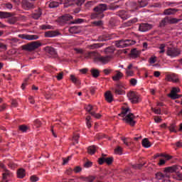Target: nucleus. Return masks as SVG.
I'll list each match as a JSON object with an SVG mask.
<instances>
[{
  "instance_id": "1",
  "label": "nucleus",
  "mask_w": 182,
  "mask_h": 182,
  "mask_svg": "<svg viewBox=\"0 0 182 182\" xmlns=\"http://www.w3.org/2000/svg\"><path fill=\"white\" fill-rule=\"evenodd\" d=\"M122 112L118 114V116H122L124 117L122 120L125 122L127 124H129V126H132V127H134L136 124V121H134V119H136V116L134 114L130 112V108H124V107H122ZM127 114V115H126ZM124 116H126L124 117Z\"/></svg>"
},
{
  "instance_id": "2",
  "label": "nucleus",
  "mask_w": 182,
  "mask_h": 182,
  "mask_svg": "<svg viewBox=\"0 0 182 182\" xmlns=\"http://www.w3.org/2000/svg\"><path fill=\"white\" fill-rule=\"evenodd\" d=\"M94 12L91 14V19H102L105 18L103 12L107 11V4H100L93 9Z\"/></svg>"
},
{
  "instance_id": "3",
  "label": "nucleus",
  "mask_w": 182,
  "mask_h": 182,
  "mask_svg": "<svg viewBox=\"0 0 182 182\" xmlns=\"http://www.w3.org/2000/svg\"><path fill=\"white\" fill-rule=\"evenodd\" d=\"M42 46V43L40 41H33L31 43H27L21 46L22 50H26V52H32L36 50L38 48Z\"/></svg>"
},
{
  "instance_id": "4",
  "label": "nucleus",
  "mask_w": 182,
  "mask_h": 182,
  "mask_svg": "<svg viewBox=\"0 0 182 182\" xmlns=\"http://www.w3.org/2000/svg\"><path fill=\"white\" fill-rule=\"evenodd\" d=\"M166 55L171 58H176L181 55V50L177 48L168 47L166 50Z\"/></svg>"
},
{
  "instance_id": "5",
  "label": "nucleus",
  "mask_w": 182,
  "mask_h": 182,
  "mask_svg": "<svg viewBox=\"0 0 182 182\" xmlns=\"http://www.w3.org/2000/svg\"><path fill=\"white\" fill-rule=\"evenodd\" d=\"M127 97L133 104H136L139 102V95H136L134 91H129V93H127Z\"/></svg>"
},
{
  "instance_id": "6",
  "label": "nucleus",
  "mask_w": 182,
  "mask_h": 182,
  "mask_svg": "<svg viewBox=\"0 0 182 182\" xmlns=\"http://www.w3.org/2000/svg\"><path fill=\"white\" fill-rule=\"evenodd\" d=\"M18 38L26 39V41H36V39H39V36L37 35L20 34L18 35Z\"/></svg>"
},
{
  "instance_id": "7",
  "label": "nucleus",
  "mask_w": 182,
  "mask_h": 182,
  "mask_svg": "<svg viewBox=\"0 0 182 182\" xmlns=\"http://www.w3.org/2000/svg\"><path fill=\"white\" fill-rule=\"evenodd\" d=\"M21 4L24 9H33L35 8V4H33V3H31L28 0H23Z\"/></svg>"
},
{
  "instance_id": "8",
  "label": "nucleus",
  "mask_w": 182,
  "mask_h": 182,
  "mask_svg": "<svg viewBox=\"0 0 182 182\" xmlns=\"http://www.w3.org/2000/svg\"><path fill=\"white\" fill-rule=\"evenodd\" d=\"M150 29H153V25L149 23H141L139 26V31L141 32H147V31H150Z\"/></svg>"
},
{
  "instance_id": "9",
  "label": "nucleus",
  "mask_w": 182,
  "mask_h": 182,
  "mask_svg": "<svg viewBox=\"0 0 182 182\" xmlns=\"http://www.w3.org/2000/svg\"><path fill=\"white\" fill-rule=\"evenodd\" d=\"M178 170V166L173 165L172 166L166 167L164 169V173H169V174H171L173 173H176Z\"/></svg>"
},
{
  "instance_id": "10",
  "label": "nucleus",
  "mask_w": 182,
  "mask_h": 182,
  "mask_svg": "<svg viewBox=\"0 0 182 182\" xmlns=\"http://www.w3.org/2000/svg\"><path fill=\"white\" fill-rule=\"evenodd\" d=\"M44 50L46 52V53H48L49 55L53 56V58H56V56H58L56 50H55V48H53L52 47L47 46V47L44 48Z\"/></svg>"
},
{
  "instance_id": "11",
  "label": "nucleus",
  "mask_w": 182,
  "mask_h": 182,
  "mask_svg": "<svg viewBox=\"0 0 182 182\" xmlns=\"http://www.w3.org/2000/svg\"><path fill=\"white\" fill-rule=\"evenodd\" d=\"M58 35H60V33H59V31H50L45 33V38H53L55 36H58Z\"/></svg>"
},
{
  "instance_id": "12",
  "label": "nucleus",
  "mask_w": 182,
  "mask_h": 182,
  "mask_svg": "<svg viewBox=\"0 0 182 182\" xmlns=\"http://www.w3.org/2000/svg\"><path fill=\"white\" fill-rule=\"evenodd\" d=\"M70 19H73V16L70 14H65L63 16L58 18L59 22H68V21H70Z\"/></svg>"
},
{
  "instance_id": "13",
  "label": "nucleus",
  "mask_w": 182,
  "mask_h": 182,
  "mask_svg": "<svg viewBox=\"0 0 182 182\" xmlns=\"http://www.w3.org/2000/svg\"><path fill=\"white\" fill-rule=\"evenodd\" d=\"M141 53V52L137 50V48H133L132 50H131V58H132L133 59H136V58H139V56H140Z\"/></svg>"
},
{
  "instance_id": "14",
  "label": "nucleus",
  "mask_w": 182,
  "mask_h": 182,
  "mask_svg": "<svg viewBox=\"0 0 182 182\" xmlns=\"http://www.w3.org/2000/svg\"><path fill=\"white\" fill-rule=\"evenodd\" d=\"M105 97L106 102H107L108 103H112L113 102V95H112V92L107 91L105 93Z\"/></svg>"
},
{
  "instance_id": "15",
  "label": "nucleus",
  "mask_w": 182,
  "mask_h": 182,
  "mask_svg": "<svg viewBox=\"0 0 182 182\" xmlns=\"http://www.w3.org/2000/svg\"><path fill=\"white\" fill-rule=\"evenodd\" d=\"M97 149H99V147H97L96 145H92L88 146L87 148L88 154H90L91 156H92V154H95V153L97 151Z\"/></svg>"
},
{
  "instance_id": "16",
  "label": "nucleus",
  "mask_w": 182,
  "mask_h": 182,
  "mask_svg": "<svg viewBox=\"0 0 182 182\" xmlns=\"http://www.w3.org/2000/svg\"><path fill=\"white\" fill-rule=\"evenodd\" d=\"M96 179V176H90L87 177L84 176H80V180H82V181H86V182H93Z\"/></svg>"
},
{
  "instance_id": "17",
  "label": "nucleus",
  "mask_w": 182,
  "mask_h": 182,
  "mask_svg": "<svg viewBox=\"0 0 182 182\" xmlns=\"http://www.w3.org/2000/svg\"><path fill=\"white\" fill-rule=\"evenodd\" d=\"M90 73L92 77H95V79H97V77H99L100 76V71L96 68H92L90 70Z\"/></svg>"
},
{
  "instance_id": "18",
  "label": "nucleus",
  "mask_w": 182,
  "mask_h": 182,
  "mask_svg": "<svg viewBox=\"0 0 182 182\" xmlns=\"http://www.w3.org/2000/svg\"><path fill=\"white\" fill-rule=\"evenodd\" d=\"M80 31H81L80 26H77L70 27L69 29V32L70 33H75V34L80 33Z\"/></svg>"
},
{
  "instance_id": "19",
  "label": "nucleus",
  "mask_w": 182,
  "mask_h": 182,
  "mask_svg": "<svg viewBox=\"0 0 182 182\" xmlns=\"http://www.w3.org/2000/svg\"><path fill=\"white\" fill-rule=\"evenodd\" d=\"M71 82L74 83L75 85H77V86H80L82 82H80V80H79L77 77H76L75 75H71L70 76Z\"/></svg>"
},
{
  "instance_id": "20",
  "label": "nucleus",
  "mask_w": 182,
  "mask_h": 182,
  "mask_svg": "<svg viewBox=\"0 0 182 182\" xmlns=\"http://www.w3.org/2000/svg\"><path fill=\"white\" fill-rule=\"evenodd\" d=\"M141 144L143 147H145V149H149V147H151V143L150 142V141H149V139L147 138H144V139H142Z\"/></svg>"
},
{
  "instance_id": "21",
  "label": "nucleus",
  "mask_w": 182,
  "mask_h": 182,
  "mask_svg": "<svg viewBox=\"0 0 182 182\" xmlns=\"http://www.w3.org/2000/svg\"><path fill=\"white\" fill-rule=\"evenodd\" d=\"M123 77V73L120 71H117V74L112 77V80L117 82Z\"/></svg>"
},
{
  "instance_id": "22",
  "label": "nucleus",
  "mask_w": 182,
  "mask_h": 182,
  "mask_svg": "<svg viewBox=\"0 0 182 182\" xmlns=\"http://www.w3.org/2000/svg\"><path fill=\"white\" fill-rule=\"evenodd\" d=\"M115 46L117 48H126V44L124 42V40H119V41H115Z\"/></svg>"
},
{
  "instance_id": "23",
  "label": "nucleus",
  "mask_w": 182,
  "mask_h": 182,
  "mask_svg": "<svg viewBox=\"0 0 182 182\" xmlns=\"http://www.w3.org/2000/svg\"><path fill=\"white\" fill-rule=\"evenodd\" d=\"M139 8H144L149 5L147 0H138L137 1Z\"/></svg>"
},
{
  "instance_id": "24",
  "label": "nucleus",
  "mask_w": 182,
  "mask_h": 182,
  "mask_svg": "<svg viewBox=\"0 0 182 182\" xmlns=\"http://www.w3.org/2000/svg\"><path fill=\"white\" fill-rule=\"evenodd\" d=\"M177 12V9H168L164 10V15H174Z\"/></svg>"
},
{
  "instance_id": "25",
  "label": "nucleus",
  "mask_w": 182,
  "mask_h": 182,
  "mask_svg": "<svg viewBox=\"0 0 182 182\" xmlns=\"http://www.w3.org/2000/svg\"><path fill=\"white\" fill-rule=\"evenodd\" d=\"M167 23H168V16L165 17L161 21V22L159 23V27L164 28L166 25H167Z\"/></svg>"
},
{
  "instance_id": "26",
  "label": "nucleus",
  "mask_w": 182,
  "mask_h": 182,
  "mask_svg": "<svg viewBox=\"0 0 182 182\" xmlns=\"http://www.w3.org/2000/svg\"><path fill=\"white\" fill-rule=\"evenodd\" d=\"M11 16H12V14L11 13L0 11L1 19H4L6 18H11Z\"/></svg>"
},
{
  "instance_id": "27",
  "label": "nucleus",
  "mask_w": 182,
  "mask_h": 182,
  "mask_svg": "<svg viewBox=\"0 0 182 182\" xmlns=\"http://www.w3.org/2000/svg\"><path fill=\"white\" fill-rule=\"evenodd\" d=\"M25 169L20 168L17 171V177L18 178H23L25 177Z\"/></svg>"
},
{
  "instance_id": "28",
  "label": "nucleus",
  "mask_w": 182,
  "mask_h": 182,
  "mask_svg": "<svg viewBox=\"0 0 182 182\" xmlns=\"http://www.w3.org/2000/svg\"><path fill=\"white\" fill-rule=\"evenodd\" d=\"M42 15V10L41 9H38V10L32 14V18L33 19H38L41 18V16Z\"/></svg>"
},
{
  "instance_id": "29",
  "label": "nucleus",
  "mask_w": 182,
  "mask_h": 182,
  "mask_svg": "<svg viewBox=\"0 0 182 182\" xmlns=\"http://www.w3.org/2000/svg\"><path fill=\"white\" fill-rule=\"evenodd\" d=\"M168 21L169 24H174V23H178V22H180V21H181V19L168 17Z\"/></svg>"
},
{
  "instance_id": "30",
  "label": "nucleus",
  "mask_w": 182,
  "mask_h": 182,
  "mask_svg": "<svg viewBox=\"0 0 182 182\" xmlns=\"http://www.w3.org/2000/svg\"><path fill=\"white\" fill-rule=\"evenodd\" d=\"M137 22V18H133L132 20L128 21L126 23H123V26H132L133 23H136Z\"/></svg>"
},
{
  "instance_id": "31",
  "label": "nucleus",
  "mask_w": 182,
  "mask_h": 182,
  "mask_svg": "<svg viewBox=\"0 0 182 182\" xmlns=\"http://www.w3.org/2000/svg\"><path fill=\"white\" fill-rule=\"evenodd\" d=\"M97 56V53L96 51L88 52L85 55V59H89V58H93Z\"/></svg>"
},
{
  "instance_id": "32",
  "label": "nucleus",
  "mask_w": 182,
  "mask_h": 182,
  "mask_svg": "<svg viewBox=\"0 0 182 182\" xmlns=\"http://www.w3.org/2000/svg\"><path fill=\"white\" fill-rule=\"evenodd\" d=\"M90 120H92V117H90V115L87 116L85 118V122L87 127H88V129H90V127H92V121Z\"/></svg>"
},
{
  "instance_id": "33",
  "label": "nucleus",
  "mask_w": 182,
  "mask_h": 182,
  "mask_svg": "<svg viewBox=\"0 0 182 182\" xmlns=\"http://www.w3.org/2000/svg\"><path fill=\"white\" fill-rule=\"evenodd\" d=\"M125 42V48H127L128 46H132V45H134L136 43V41L133 40H124Z\"/></svg>"
},
{
  "instance_id": "34",
  "label": "nucleus",
  "mask_w": 182,
  "mask_h": 182,
  "mask_svg": "<svg viewBox=\"0 0 182 182\" xmlns=\"http://www.w3.org/2000/svg\"><path fill=\"white\" fill-rule=\"evenodd\" d=\"M146 164H134L132 165V168H134V170H141V168H143V166H144Z\"/></svg>"
},
{
  "instance_id": "35",
  "label": "nucleus",
  "mask_w": 182,
  "mask_h": 182,
  "mask_svg": "<svg viewBox=\"0 0 182 182\" xmlns=\"http://www.w3.org/2000/svg\"><path fill=\"white\" fill-rule=\"evenodd\" d=\"M102 46H103V44L94 43L90 46H88V48H90V49H97V48H102Z\"/></svg>"
},
{
  "instance_id": "36",
  "label": "nucleus",
  "mask_w": 182,
  "mask_h": 182,
  "mask_svg": "<svg viewBox=\"0 0 182 182\" xmlns=\"http://www.w3.org/2000/svg\"><path fill=\"white\" fill-rule=\"evenodd\" d=\"M18 130L22 133H26V132H28V127L25 124L20 125L18 127Z\"/></svg>"
},
{
  "instance_id": "37",
  "label": "nucleus",
  "mask_w": 182,
  "mask_h": 182,
  "mask_svg": "<svg viewBox=\"0 0 182 182\" xmlns=\"http://www.w3.org/2000/svg\"><path fill=\"white\" fill-rule=\"evenodd\" d=\"M155 178H156V180H163V178H164V173L161 172H157L155 174Z\"/></svg>"
},
{
  "instance_id": "38",
  "label": "nucleus",
  "mask_w": 182,
  "mask_h": 182,
  "mask_svg": "<svg viewBox=\"0 0 182 182\" xmlns=\"http://www.w3.org/2000/svg\"><path fill=\"white\" fill-rule=\"evenodd\" d=\"M113 157H108V158H106L105 157V163H107V164L108 166H110L111 164H113Z\"/></svg>"
},
{
  "instance_id": "39",
  "label": "nucleus",
  "mask_w": 182,
  "mask_h": 182,
  "mask_svg": "<svg viewBox=\"0 0 182 182\" xmlns=\"http://www.w3.org/2000/svg\"><path fill=\"white\" fill-rule=\"evenodd\" d=\"M105 52L107 55L109 53H114V48H113V46L108 47L105 48Z\"/></svg>"
},
{
  "instance_id": "40",
  "label": "nucleus",
  "mask_w": 182,
  "mask_h": 182,
  "mask_svg": "<svg viewBox=\"0 0 182 182\" xmlns=\"http://www.w3.org/2000/svg\"><path fill=\"white\" fill-rule=\"evenodd\" d=\"M112 56H107V57H100L99 58V60L102 62L103 63H106L109 62V59H111Z\"/></svg>"
},
{
  "instance_id": "41",
  "label": "nucleus",
  "mask_w": 182,
  "mask_h": 182,
  "mask_svg": "<svg viewBox=\"0 0 182 182\" xmlns=\"http://www.w3.org/2000/svg\"><path fill=\"white\" fill-rule=\"evenodd\" d=\"M168 129L171 132L177 133V130H176V123L171 124Z\"/></svg>"
},
{
  "instance_id": "42",
  "label": "nucleus",
  "mask_w": 182,
  "mask_h": 182,
  "mask_svg": "<svg viewBox=\"0 0 182 182\" xmlns=\"http://www.w3.org/2000/svg\"><path fill=\"white\" fill-rule=\"evenodd\" d=\"M114 93L116 95H124L125 92L124 90L120 88H115Z\"/></svg>"
},
{
  "instance_id": "43",
  "label": "nucleus",
  "mask_w": 182,
  "mask_h": 182,
  "mask_svg": "<svg viewBox=\"0 0 182 182\" xmlns=\"http://www.w3.org/2000/svg\"><path fill=\"white\" fill-rule=\"evenodd\" d=\"M4 171L5 173H3V180H6L8 176H9V174H11V172L9 171V170L4 168Z\"/></svg>"
},
{
  "instance_id": "44",
  "label": "nucleus",
  "mask_w": 182,
  "mask_h": 182,
  "mask_svg": "<svg viewBox=\"0 0 182 182\" xmlns=\"http://www.w3.org/2000/svg\"><path fill=\"white\" fill-rule=\"evenodd\" d=\"M85 110L88 112V113H90H90H92V110H93V105H87L85 107Z\"/></svg>"
},
{
  "instance_id": "45",
  "label": "nucleus",
  "mask_w": 182,
  "mask_h": 182,
  "mask_svg": "<svg viewBox=\"0 0 182 182\" xmlns=\"http://www.w3.org/2000/svg\"><path fill=\"white\" fill-rule=\"evenodd\" d=\"M59 6V3L56 1H53L49 4V8H58Z\"/></svg>"
},
{
  "instance_id": "46",
  "label": "nucleus",
  "mask_w": 182,
  "mask_h": 182,
  "mask_svg": "<svg viewBox=\"0 0 182 182\" xmlns=\"http://www.w3.org/2000/svg\"><path fill=\"white\" fill-rule=\"evenodd\" d=\"M176 93L173 92V90H171V93L168 94V97H170L171 99H172V100H175V97L176 96Z\"/></svg>"
},
{
  "instance_id": "47",
  "label": "nucleus",
  "mask_w": 182,
  "mask_h": 182,
  "mask_svg": "<svg viewBox=\"0 0 182 182\" xmlns=\"http://www.w3.org/2000/svg\"><path fill=\"white\" fill-rule=\"evenodd\" d=\"M168 80H169V82H173V83H178V82H180V80L178 78H176L173 77H169L168 78Z\"/></svg>"
},
{
  "instance_id": "48",
  "label": "nucleus",
  "mask_w": 182,
  "mask_h": 182,
  "mask_svg": "<svg viewBox=\"0 0 182 182\" xmlns=\"http://www.w3.org/2000/svg\"><path fill=\"white\" fill-rule=\"evenodd\" d=\"M92 25H95V26H102L103 21L102 20H100L97 21H93Z\"/></svg>"
},
{
  "instance_id": "49",
  "label": "nucleus",
  "mask_w": 182,
  "mask_h": 182,
  "mask_svg": "<svg viewBox=\"0 0 182 182\" xmlns=\"http://www.w3.org/2000/svg\"><path fill=\"white\" fill-rule=\"evenodd\" d=\"M114 152L117 153V154H122L123 153V148L118 146L117 149H114Z\"/></svg>"
},
{
  "instance_id": "50",
  "label": "nucleus",
  "mask_w": 182,
  "mask_h": 182,
  "mask_svg": "<svg viewBox=\"0 0 182 182\" xmlns=\"http://www.w3.org/2000/svg\"><path fill=\"white\" fill-rule=\"evenodd\" d=\"M83 166L85 168H89V167H92V166H93V162L87 161Z\"/></svg>"
},
{
  "instance_id": "51",
  "label": "nucleus",
  "mask_w": 182,
  "mask_h": 182,
  "mask_svg": "<svg viewBox=\"0 0 182 182\" xmlns=\"http://www.w3.org/2000/svg\"><path fill=\"white\" fill-rule=\"evenodd\" d=\"M42 31H46V29H52V26L49 25H42L40 26Z\"/></svg>"
},
{
  "instance_id": "52",
  "label": "nucleus",
  "mask_w": 182,
  "mask_h": 182,
  "mask_svg": "<svg viewBox=\"0 0 182 182\" xmlns=\"http://www.w3.org/2000/svg\"><path fill=\"white\" fill-rule=\"evenodd\" d=\"M80 137V134H73V139L76 141V143H79V138Z\"/></svg>"
},
{
  "instance_id": "53",
  "label": "nucleus",
  "mask_w": 182,
  "mask_h": 182,
  "mask_svg": "<svg viewBox=\"0 0 182 182\" xmlns=\"http://www.w3.org/2000/svg\"><path fill=\"white\" fill-rule=\"evenodd\" d=\"M91 116H93V117H95V119H100V117H102V114H96V112H90Z\"/></svg>"
},
{
  "instance_id": "54",
  "label": "nucleus",
  "mask_w": 182,
  "mask_h": 182,
  "mask_svg": "<svg viewBox=\"0 0 182 182\" xmlns=\"http://www.w3.org/2000/svg\"><path fill=\"white\" fill-rule=\"evenodd\" d=\"M73 171H74L75 173H80V171H82V167L77 166L74 168Z\"/></svg>"
},
{
  "instance_id": "55",
  "label": "nucleus",
  "mask_w": 182,
  "mask_h": 182,
  "mask_svg": "<svg viewBox=\"0 0 182 182\" xmlns=\"http://www.w3.org/2000/svg\"><path fill=\"white\" fill-rule=\"evenodd\" d=\"M57 80H62L63 79V72H60L57 74V76H55Z\"/></svg>"
},
{
  "instance_id": "56",
  "label": "nucleus",
  "mask_w": 182,
  "mask_h": 182,
  "mask_svg": "<svg viewBox=\"0 0 182 182\" xmlns=\"http://www.w3.org/2000/svg\"><path fill=\"white\" fill-rule=\"evenodd\" d=\"M117 8H119L118 5L110 4L108 6V9H110L111 11H114L115 9H117Z\"/></svg>"
},
{
  "instance_id": "57",
  "label": "nucleus",
  "mask_w": 182,
  "mask_h": 182,
  "mask_svg": "<svg viewBox=\"0 0 182 182\" xmlns=\"http://www.w3.org/2000/svg\"><path fill=\"white\" fill-rule=\"evenodd\" d=\"M166 48V44H161L159 49L161 50L159 51V53H164L166 52V50L164 49Z\"/></svg>"
},
{
  "instance_id": "58",
  "label": "nucleus",
  "mask_w": 182,
  "mask_h": 182,
  "mask_svg": "<svg viewBox=\"0 0 182 182\" xmlns=\"http://www.w3.org/2000/svg\"><path fill=\"white\" fill-rule=\"evenodd\" d=\"M121 140H122V141L125 146H130V143L127 142V138H126L125 136H122Z\"/></svg>"
},
{
  "instance_id": "59",
  "label": "nucleus",
  "mask_w": 182,
  "mask_h": 182,
  "mask_svg": "<svg viewBox=\"0 0 182 182\" xmlns=\"http://www.w3.org/2000/svg\"><path fill=\"white\" fill-rule=\"evenodd\" d=\"M34 123H35L37 129H39V127H41V126H42V122H41V120H39V119H36L34 121Z\"/></svg>"
},
{
  "instance_id": "60",
  "label": "nucleus",
  "mask_w": 182,
  "mask_h": 182,
  "mask_svg": "<svg viewBox=\"0 0 182 182\" xmlns=\"http://www.w3.org/2000/svg\"><path fill=\"white\" fill-rule=\"evenodd\" d=\"M149 61V63L151 64L156 63V62H157V57L156 56L151 57Z\"/></svg>"
},
{
  "instance_id": "61",
  "label": "nucleus",
  "mask_w": 182,
  "mask_h": 182,
  "mask_svg": "<svg viewBox=\"0 0 182 182\" xmlns=\"http://www.w3.org/2000/svg\"><path fill=\"white\" fill-rule=\"evenodd\" d=\"M151 110L154 112L156 114H161V109L151 108Z\"/></svg>"
},
{
  "instance_id": "62",
  "label": "nucleus",
  "mask_w": 182,
  "mask_h": 182,
  "mask_svg": "<svg viewBox=\"0 0 182 182\" xmlns=\"http://www.w3.org/2000/svg\"><path fill=\"white\" fill-rule=\"evenodd\" d=\"M83 21L82 18H77L72 21L71 23H82Z\"/></svg>"
},
{
  "instance_id": "63",
  "label": "nucleus",
  "mask_w": 182,
  "mask_h": 182,
  "mask_svg": "<svg viewBox=\"0 0 182 182\" xmlns=\"http://www.w3.org/2000/svg\"><path fill=\"white\" fill-rule=\"evenodd\" d=\"M30 180L32 182H36L38 180H39V178L36 177V176H31Z\"/></svg>"
},
{
  "instance_id": "64",
  "label": "nucleus",
  "mask_w": 182,
  "mask_h": 182,
  "mask_svg": "<svg viewBox=\"0 0 182 182\" xmlns=\"http://www.w3.org/2000/svg\"><path fill=\"white\" fill-rule=\"evenodd\" d=\"M105 163V157H100L98 159V164L102 166Z\"/></svg>"
}]
</instances>
